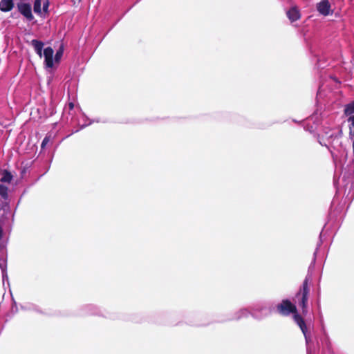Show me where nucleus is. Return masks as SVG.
<instances>
[{
  "instance_id": "f257e3e1",
  "label": "nucleus",
  "mask_w": 354,
  "mask_h": 354,
  "mask_svg": "<svg viewBox=\"0 0 354 354\" xmlns=\"http://www.w3.org/2000/svg\"><path fill=\"white\" fill-rule=\"evenodd\" d=\"M274 310L275 304L273 301H260L251 306V316L261 321L271 315Z\"/></svg>"
},
{
  "instance_id": "f03ea898",
  "label": "nucleus",
  "mask_w": 354,
  "mask_h": 354,
  "mask_svg": "<svg viewBox=\"0 0 354 354\" xmlns=\"http://www.w3.org/2000/svg\"><path fill=\"white\" fill-rule=\"evenodd\" d=\"M309 292L310 289L308 287V278L306 277L302 283L301 287L296 294L298 306L301 308L303 313H306L308 311V300Z\"/></svg>"
},
{
  "instance_id": "7ed1b4c3",
  "label": "nucleus",
  "mask_w": 354,
  "mask_h": 354,
  "mask_svg": "<svg viewBox=\"0 0 354 354\" xmlns=\"http://www.w3.org/2000/svg\"><path fill=\"white\" fill-rule=\"evenodd\" d=\"M275 309L282 316H288L297 312L295 305L292 304L289 299H283L280 304L275 306Z\"/></svg>"
},
{
  "instance_id": "20e7f679",
  "label": "nucleus",
  "mask_w": 354,
  "mask_h": 354,
  "mask_svg": "<svg viewBox=\"0 0 354 354\" xmlns=\"http://www.w3.org/2000/svg\"><path fill=\"white\" fill-rule=\"evenodd\" d=\"M294 321L299 326L301 330L302 331V333L304 335L306 343L307 345V354H310V353L309 351L308 345H309V343L311 342V338H310V334L308 332V328H307L306 322H305L304 319H303V317L297 313H295L294 315Z\"/></svg>"
},
{
  "instance_id": "39448f33",
  "label": "nucleus",
  "mask_w": 354,
  "mask_h": 354,
  "mask_svg": "<svg viewBox=\"0 0 354 354\" xmlns=\"http://www.w3.org/2000/svg\"><path fill=\"white\" fill-rule=\"evenodd\" d=\"M82 314L84 315H98L111 319L114 318L113 316L106 315L99 307L94 304L85 305L82 308Z\"/></svg>"
},
{
  "instance_id": "423d86ee",
  "label": "nucleus",
  "mask_w": 354,
  "mask_h": 354,
  "mask_svg": "<svg viewBox=\"0 0 354 354\" xmlns=\"http://www.w3.org/2000/svg\"><path fill=\"white\" fill-rule=\"evenodd\" d=\"M17 8L19 12L29 21L33 20L31 5L29 3H18Z\"/></svg>"
},
{
  "instance_id": "0eeeda50",
  "label": "nucleus",
  "mask_w": 354,
  "mask_h": 354,
  "mask_svg": "<svg viewBox=\"0 0 354 354\" xmlns=\"http://www.w3.org/2000/svg\"><path fill=\"white\" fill-rule=\"evenodd\" d=\"M250 315L251 316V307L250 308H242L236 311L232 316L223 320V322L238 321L243 318H247Z\"/></svg>"
},
{
  "instance_id": "6e6552de",
  "label": "nucleus",
  "mask_w": 354,
  "mask_h": 354,
  "mask_svg": "<svg viewBox=\"0 0 354 354\" xmlns=\"http://www.w3.org/2000/svg\"><path fill=\"white\" fill-rule=\"evenodd\" d=\"M43 55L44 57V64L46 68H53L54 66L53 54L54 50L52 47L48 46L44 49Z\"/></svg>"
},
{
  "instance_id": "1a4fd4ad",
  "label": "nucleus",
  "mask_w": 354,
  "mask_h": 354,
  "mask_svg": "<svg viewBox=\"0 0 354 354\" xmlns=\"http://www.w3.org/2000/svg\"><path fill=\"white\" fill-rule=\"evenodd\" d=\"M316 8L323 16H328L330 14L331 6L328 0H322L317 3Z\"/></svg>"
},
{
  "instance_id": "9d476101",
  "label": "nucleus",
  "mask_w": 354,
  "mask_h": 354,
  "mask_svg": "<svg viewBox=\"0 0 354 354\" xmlns=\"http://www.w3.org/2000/svg\"><path fill=\"white\" fill-rule=\"evenodd\" d=\"M286 15L291 23H293L301 17L299 10L296 7H292L286 12Z\"/></svg>"
},
{
  "instance_id": "9b49d317",
  "label": "nucleus",
  "mask_w": 354,
  "mask_h": 354,
  "mask_svg": "<svg viewBox=\"0 0 354 354\" xmlns=\"http://www.w3.org/2000/svg\"><path fill=\"white\" fill-rule=\"evenodd\" d=\"M30 44L33 46L35 53L38 55L39 57L43 56L42 50L44 46V42L37 39H32L30 42Z\"/></svg>"
},
{
  "instance_id": "f8f14e48",
  "label": "nucleus",
  "mask_w": 354,
  "mask_h": 354,
  "mask_svg": "<svg viewBox=\"0 0 354 354\" xmlns=\"http://www.w3.org/2000/svg\"><path fill=\"white\" fill-rule=\"evenodd\" d=\"M14 7L13 0H1L0 1V10L2 12H9Z\"/></svg>"
},
{
  "instance_id": "ddd939ff",
  "label": "nucleus",
  "mask_w": 354,
  "mask_h": 354,
  "mask_svg": "<svg viewBox=\"0 0 354 354\" xmlns=\"http://www.w3.org/2000/svg\"><path fill=\"white\" fill-rule=\"evenodd\" d=\"M1 178L0 179V181L2 183H10L13 178V175L8 169L1 170Z\"/></svg>"
},
{
  "instance_id": "4468645a",
  "label": "nucleus",
  "mask_w": 354,
  "mask_h": 354,
  "mask_svg": "<svg viewBox=\"0 0 354 354\" xmlns=\"http://www.w3.org/2000/svg\"><path fill=\"white\" fill-rule=\"evenodd\" d=\"M322 232L320 233L319 241L317 243L316 250H315V252L313 254V260H312V261H311V263H310V264L309 266V268H308V270L313 269L314 267H315V261H316L317 252L319 247L321 246V245L322 243Z\"/></svg>"
},
{
  "instance_id": "2eb2a0df",
  "label": "nucleus",
  "mask_w": 354,
  "mask_h": 354,
  "mask_svg": "<svg viewBox=\"0 0 354 354\" xmlns=\"http://www.w3.org/2000/svg\"><path fill=\"white\" fill-rule=\"evenodd\" d=\"M344 114L349 117L354 115V101L345 106Z\"/></svg>"
},
{
  "instance_id": "dca6fc26",
  "label": "nucleus",
  "mask_w": 354,
  "mask_h": 354,
  "mask_svg": "<svg viewBox=\"0 0 354 354\" xmlns=\"http://www.w3.org/2000/svg\"><path fill=\"white\" fill-rule=\"evenodd\" d=\"M0 196L3 200L8 198V188L3 184H0Z\"/></svg>"
},
{
  "instance_id": "f3484780",
  "label": "nucleus",
  "mask_w": 354,
  "mask_h": 354,
  "mask_svg": "<svg viewBox=\"0 0 354 354\" xmlns=\"http://www.w3.org/2000/svg\"><path fill=\"white\" fill-rule=\"evenodd\" d=\"M64 54V46L61 45L58 50H57L55 55L54 60L55 62H59Z\"/></svg>"
},
{
  "instance_id": "a211bd4d",
  "label": "nucleus",
  "mask_w": 354,
  "mask_h": 354,
  "mask_svg": "<svg viewBox=\"0 0 354 354\" xmlns=\"http://www.w3.org/2000/svg\"><path fill=\"white\" fill-rule=\"evenodd\" d=\"M41 0H35L33 5V10L36 14L40 15L41 13Z\"/></svg>"
},
{
  "instance_id": "6ab92c4d",
  "label": "nucleus",
  "mask_w": 354,
  "mask_h": 354,
  "mask_svg": "<svg viewBox=\"0 0 354 354\" xmlns=\"http://www.w3.org/2000/svg\"><path fill=\"white\" fill-rule=\"evenodd\" d=\"M26 309L35 311L38 313H43L41 310L39 308V306L35 305V304H28L24 307Z\"/></svg>"
},
{
  "instance_id": "aec40b11",
  "label": "nucleus",
  "mask_w": 354,
  "mask_h": 354,
  "mask_svg": "<svg viewBox=\"0 0 354 354\" xmlns=\"http://www.w3.org/2000/svg\"><path fill=\"white\" fill-rule=\"evenodd\" d=\"M106 122V121H105V120L101 121L100 118L93 119V120H90V122L88 124H82L80 127V129H82L88 125H91L93 122Z\"/></svg>"
},
{
  "instance_id": "412c9836",
  "label": "nucleus",
  "mask_w": 354,
  "mask_h": 354,
  "mask_svg": "<svg viewBox=\"0 0 354 354\" xmlns=\"http://www.w3.org/2000/svg\"><path fill=\"white\" fill-rule=\"evenodd\" d=\"M0 268L1 271L6 269V262L3 257H0Z\"/></svg>"
},
{
  "instance_id": "4be33fe9",
  "label": "nucleus",
  "mask_w": 354,
  "mask_h": 354,
  "mask_svg": "<svg viewBox=\"0 0 354 354\" xmlns=\"http://www.w3.org/2000/svg\"><path fill=\"white\" fill-rule=\"evenodd\" d=\"M49 141H50V137L48 136H46L41 142V148L44 149Z\"/></svg>"
},
{
  "instance_id": "5701e85b",
  "label": "nucleus",
  "mask_w": 354,
  "mask_h": 354,
  "mask_svg": "<svg viewBox=\"0 0 354 354\" xmlns=\"http://www.w3.org/2000/svg\"><path fill=\"white\" fill-rule=\"evenodd\" d=\"M49 1L46 0L42 5V10L44 12L47 13L48 12Z\"/></svg>"
},
{
  "instance_id": "b1692460",
  "label": "nucleus",
  "mask_w": 354,
  "mask_h": 354,
  "mask_svg": "<svg viewBox=\"0 0 354 354\" xmlns=\"http://www.w3.org/2000/svg\"><path fill=\"white\" fill-rule=\"evenodd\" d=\"M347 120L349 123V129L354 128V114L348 117Z\"/></svg>"
},
{
  "instance_id": "393cba45",
  "label": "nucleus",
  "mask_w": 354,
  "mask_h": 354,
  "mask_svg": "<svg viewBox=\"0 0 354 354\" xmlns=\"http://www.w3.org/2000/svg\"><path fill=\"white\" fill-rule=\"evenodd\" d=\"M1 272H2L3 282L4 283L6 280H7V281L8 280V277L7 274L6 269L3 270V271H1Z\"/></svg>"
},
{
  "instance_id": "a878e982",
  "label": "nucleus",
  "mask_w": 354,
  "mask_h": 354,
  "mask_svg": "<svg viewBox=\"0 0 354 354\" xmlns=\"http://www.w3.org/2000/svg\"><path fill=\"white\" fill-rule=\"evenodd\" d=\"M349 138L354 140V128L349 129Z\"/></svg>"
},
{
  "instance_id": "bb28decb",
  "label": "nucleus",
  "mask_w": 354,
  "mask_h": 354,
  "mask_svg": "<svg viewBox=\"0 0 354 354\" xmlns=\"http://www.w3.org/2000/svg\"><path fill=\"white\" fill-rule=\"evenodd\" d=\"M82 120L84 121V124H88L90 122V119L86 116L85 115H83Z\"/></svg>"
},
{
  "instance_id": "cd10ccee",
  "label": "nucleus",
  "mask_w": 354,
  "mask_h": 354,
  "mask_svg": "<svg viewBox=\"0 0 354 354\" xmlns=\"http://www.w3.org/2000/svg\"><path fill=\"white\" fill-rule=\"evenodd\" d=\"M4 250V246L0 244V252H3Z\"/></svg>"
},
{
  "instance_id": "c85d7f7f",
  "label": "nucleus",
  "mask_w": 354,
  "mask_h": 354,
  "mask_svg": "<svg viewBox=\"0 0 354 354\" xmlns=\"http://www.w3.org/2000/svg\"><path fill=\"white\" fill-rule=\"evenodd\" d=\"M68 105H69V107H70V109H73V107H74V104H73V103L70 102Z\"/></svg>"
},
{
  "instance_id": "c756f323",
  "label": "nucleus",
  "mask_w": 354,
  "mask_h": 354,
  "mask_svg": "<svg viewBox=\"0 0 354 354\" xmlns=\"http://www.w3.org/2000/svg\"><path fill=\"white\" fill-rule=\"evenodd\" d=\"M319 143H320V145H322V146H324H324H326V144H323L321 141H319Z\"/></svg>"
},
{
  "instance_id": "7c9ffc66",
  "label": "nucleus",
  "mask_w": 354,
  "mask_h": 354,
  "mask_svg": "<svg viewBox=\"0 0 354 354\" xmlns=\"http://www.w3.org/2000/svg\"><path fill=\"white\" fill-rule=\"evenodd\" d=\"M25 172H26V170H25V169H23V171H21V174H24Z\"/></svg>"
}]
</instances>
